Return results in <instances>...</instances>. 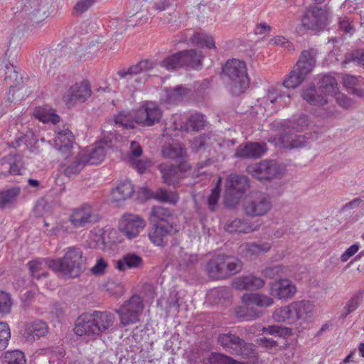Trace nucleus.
<instances>
[{
	"instance_id": "64",
	"label": "nucleus",
	"mask_w": 364,
	"mask_h": 364,
	"mask_svg": "<svg viewBox=\"0 0 364 364\" xmlns=\"http://www.w3.org/2000/svg\"><path fill=\"white\" fill-rule=\"evenodd\" d=\"M96 0H80L75 6V11L77 14H82L86 11Z\"/></svg>"
},
{
	"instance_id": "58",
	"label": "nucleus",
	"mask_w": 364,
	"mask_h": 364,
	"mask_svg": "<svg viewBox=\"0 0 364 364\" xmlns=\"http://www.w3.org/2000/svg\"><path fill=\"white\" fill-rule=\"evenodd\" d=\"M257 343L270 353H275L278 350V343L272 338H261L257 341Z\"/></svg>"
},
{
	"instance_id": "8",
	"label": "nucleus",
	"mask_w": 364,
	"mask_h": 364,
	"mask_svg": "<svg viewBox=\"0 0 364 364\" xmlns=\"http://www.w3.org/2000/svg\"><path fill=\"white\" fill-rule=\"evenodd\" d=\"M249 186L247 177L236 173L229 175L226 180L225 188V205L231 208L237 206Z\"/></svg>"
},
{
	"instance_id": "22",
	"label": "nucleus",
	"mask_w": 364,
	"mask_h": 364,
	"mask_svg": "<svg viewBox=\"0 0 364 364\" xmlns=\"http://www.w3.org/2000/svg\"><path fill=\"white\" fill-rule=\"evenodd\" d=\"M163 179L168 185L178 183L185 176V173L190 168L187 161H181L179 166H175L169 164H161L159 166Z\"/></svg>"
},
{
	"instance_id": "4",
	"label": "nucleus",
	"mask_w": 364,
	"mask_h": 364,
	"mask_svg": "<svg viewBox=\"0 0 364 364\" xmlns=\"http://www.w3.org/2000/svg\"><path fill=\"white\" fill-rule=\"evenodd\" d=\"M284 127L288 131L284 134L274 136L273 139L277 146L287 149L303 147L306 144V139H313L311 132L306 133L304 135L295 134L293 138V132H303L309 129V120L305 114L294 116L284 122Z\"/></svg>"
},
{
	"instance_id": "9",
	"label": "nucleus",
	"mask_w": 364,
	"mask_h": 364,
	"mask_svg": "<svg viewBox=\"0 0 364 364\" xmlns=\"http://www.w3.org/2000/svg\"><path fill=\"white\" fill-rule=\"evenodd\" d=\"M259 106L262 108L260 110L267 115L272 114L278 109L288 106L291 103V95L281 89L271 87L266 95L258 100Z\"/></svg>"
},
{
	"instance_id": "51",
	"label": "nucleus",
	"mask_w": 364,
	"mask_h": 364,
	"mask_svg": "<svg viewBox=\"0 0 364 364\" xmlns=\"http://www.w3.org/2000/svg\"><path fill=\"white\" fill-rule=\"evenodd\" d=\"M222 180V177L219 176L215 187L212 189L210 196L208 197V205L211 211H213L215 209L218 203L220 195Z\"/></svg>"
},
{
	"instance_id": "19",
	"label": "nucleus",
	"mask_w": 364,
	"mask_h": 364,
	"mask_svg": "<svg viewBox=\"0 0 364 364\" xmlns=\"http://www.w3.org/2000/svg\"><path fill=\"white\" fill-rule=\"evenodd\" d=\"M92 94L90 85L87 80L77 82L70 87L63 95V100L68 107L75 105L77 102L86 101Z\"/></svg>"
},
{
	"instance_id": "23",
	"label": "nucleus",
	"mask_w": 364,
	"mask_h": 364,
	"mask_svg": "<svg viewBox=\"0 0 364 364\" xmlns=\"http://www.w3.org/2000/svg\"><path fill=\"white\" fill-rule=\"evenodd\" d=\"M269 291L272 296L286 300L295 295L297 288L289 279H280L271 284Z\"/></svg>"
},
{
	"instance_id": "42",
	"label": "nucleus",
	"mask_w": 364,
	"mask_h": 364,
	"mask_svg": "<svg viewBox=\"0 0 364 364\" xmlns=\"http://www.w3.org/2000/svg\"><path fill=\"white\" fill-rule=\"evenodd\" d=\"M189 41L192 44L201 48H206L208 49L215 48L214 38L211 35L202 31L195 32L190 37Z\"/></svg>"
},
{
	"instance_id": "38",
	"label": "nucleus",
	"mask_w": 364,
	"mask_h": 364,
	"mask_svg": "<svg viewBox=\"0 0 364 364\" xmlns=\"http://www.w3.org/2000/svg\"><path fill=\"white\" fill-rule=\"evenodd\" d=\"M21 193L19 186H13L0 191V208L9 207L16 203Z\"/></svg>"
},
{
	"instance_id": "46",
	"label": "nucleus",
	"mask_w": 364,
	"mask_h": 364,
	"mask_svg": "<svg viewBox=\"0 0 364 364\" xmlns=\"http://www.w3.org/2000/svg\"><path fill=\"white\" fill-rule=\"evenodd\" d=\"M100 49L97 42L91 43L85 49L80 48L75 53L74 58L75 61L86 60L92 58Z\"/></svg>"
},
{
	"instance_id": "47",
	"label": "nucleus",
	"mask_w": 364,
	"mask_h": 364,
	"mask_svg": "<svg viewBox=\"0 0 364 364\" xmlns=\"http://www.w3.org/2000/svg\"><path fill=\"white\" fill-rule=\"evenodd\" d=\"M48 261L36 259L28 262L27 266L33 277L39 279L41 277H47L48 273L43 270V266H48Z\"/></svg>"
},
{
	"instance_id": "48",
	"label": "nucleus",
	"mask_w": 364,
	"mask_h": 364,
	"mask_svg": "<svg viewBox=\"0 0 364 364\" xmlns=\"http://www.w3.org/2000/svg\"><path fill=\"white\" fill-rule=\"evenodd\" d=\"M19 91V88L17 86L10 85V89L8 93V97L6 100H0V117L4 114L10 105V104L14 102L16 100H21L20 96H15L16 92Z\"/></svg>"
},
{
	"instance_id": "62",
	"label": "nucleus",
	"mask_w": 364,
	"mask_h": 364,
	"mask_svg": "<svg viewBox=\"0 0 364 364\" xmlns=\"http://www.w3.org/2000/svg\"><path fill=\"white\" fill-rule=\"evenodd\" d=\"M272 27L267 23H259L255 26L254 33L257 36L264 37L271 32Z\"/></svg>"
},
{
	"instance_id": "34",
	"label": "nucleus",
	"mask_w": 364,
	"mask_h": 364,
	"mask_svg": "<svg viewBox=\"0 0 364 364\" xmlns=\"http://www.w3.org/2000/svg\"><path fill=\"white\" fill-rule=\"evenodd\" d=\"M242 301L247 306L256 305L259 307H267L273 304L272 298L260 294L247 293L242 297Z\"/></svg>"
},
{
	"instance_id": "41",
	"label": "nucleus",
	"mask_w": 364,
	"mask_h": 364,
	"mask_svg": "<svg viewBox=\"0 0 364 364\" xmlns=\"http://www.w3.org/2000/svg\"><path fill=\"white\" fill-rule=\"evenodd\" d=\"M33 116L43 123L51 122L55 124L60 121V117L48 106L36 107L34 109Z\"/></svg>"
},
{
	"instance_id": "26",
	"label": "nucleus",
	"mask_w": 364,
	"mask_h": 364,
	"mask_svg": "<svg viewBox=\"0 0 364 364\" xmlns=\"http://www.w3.org/2000/svg\"><path fill=\"white\" fill-rule=\"evenodd\" d=\"M48 332V324L41 320L28 322L24 325L23 336L29 341L45 336Z\"/></svg>"
},
{
	"instance_id": "29",
	"label": "nucleus",
	"mask_w": 364,
	"mask_h": 364,
	"mask_svg": "<svg viewBox=\"0 0 364 364\" xmlns=\"http://www.w3.org/2000/svg\"><path fill=\"white\" fill-rule=\"evenodd\" d=\"M143 266V259L135 253H128L118 259L115 268L124 272L131 269H139Z\"/></svg>"
},
{
	"instance_id": "56",
	"label": "nucleus",
	"mask_w": 364,
	"mask_h": 364,
	"mask_svg": "<svg viewBox=\"0 0 364 364\" xmlns=\"http://www.w3.org/2000/svg\"><path fill=\"white\" fill-rule=\"evenodd\" d=\"M85 164L86 163L84 162L82 156H80V158H76L71 164L65 168V174L68 177L77 174L83 168Z\"/></svg>"
},
{
	"instance_id": "2",
	"label": "nucleus",
	"mask_w": 364,
	"mask_h": 364,
	"mask_svg": "<svg viewBox=\"0 0 364 364\" xmlns=\"http://www.w3.org/2000/svg\"><path fill=\"white\" fill-rule=\"evenodd\" d=\"M319 92L326 97L318 95L314 84L302 90L301 96L308 103L315 106L323 105L328 103V96H336L337 103L343 108L352 106V101L343 94L338 92L337 81L331 75H324L319 82Z\"/></svg>"
},
{
	"instance_id": "37",
	"label": "nucleus",
	"mask_w": 364,
	"mask_h": 364,
	"mask_svg": "<svg viewBox=\"0 0 364 364\" xmlns=\"http://www.w3.org/2000/svg\"><path fill=\"white\" fill-rule=\"evenodd\" d=\"M272 247L269 242H247L240 246L241 250L246 256H258L262 253L268 252Z\"/></svg>"
},
{
	"instance_id": "45",
	"label": "nucleus",
	"mask_w": 364,
	"mask_h": 364,
	"mask_svg": "<svg viewBox=\"0 0 364 364\" xmlns=\"http://www.w3.org/2000/svg\"><path fill=\"white\" fill-rule=\"evenodd\" d=\"M205 124L206 121L203 114L194 113L187 119L183 128L186 131H199L205 127Z\"/></svg>"
},
{
	"instance_id": "60",
	"label": "nucleus",
	"mask_w": 364,
	"mask_h": 364,
	"mask_svg": "<svg viewBox=\"0 0 364 364\" xmlns=\"http://www.w3.org/2000/svg\"><path fill=\"white\" fill-rule=\"evenodd\" d=\"M353 21L346 16L341 17L339 18L338 25L341 30L346 33L352 35L355 32Z\"/></svg>"
},
{
	"instance_id": "53",
	"label": "nucleus",
	"mask_w": 364,
	"mask_h": 364,
	"mask_svg": "<svg viewBox=\"0 0 364 364\" xmlns=\"http://www.w3.org/2000/svg\"><path fill=\"white\" fill-rule=\"evenodd\" d=\"M134 122H136L134 119H132V116L124 112H121L114 117V123L118 127L133 129L134 128Z\"/></svg>"
},
{
	"instance_id": "59",
	"label": "nucleus",
	"mask_w": 364,
	"mask_h": 364,
	"mask_svg": "<svg viewBox=\"0 0 364 364\" xmlns=\"http://www.w3.org/2000/svg\"><path fill=\"white\" fill-rule=\"evenodd\" d=\"M107 267V262L102 257H100L97 259L95 265L90 269V272L94 275H102L105 273Z\"/></svg>"
},
{
	"instance_id": "7",
	"label": "nucleus",
	"mask_w": 364,
	"mask_h": 364,
	"mask_svg": "<svg viewBox=\"0 0 364 364\" xmlns=\"http://www.w3.org/2000/svg\"><path fill=\"white\" fill-rule=\"evenodd\" d=\"M223 74L227 77L230 91L240 95L249 87L250 79L247 75L246 63L240 60H228L223 66Z\"/></svg>"
},
{
	"instance_id": "55",
	"label": "nucleus",
	"mask_w": 364,
	"mask_h": 364,
	"mask_svg": "<svg viewBox=\"0 0 364 364\" xmlns=\"http://www.w3.org/2000/svg\"><path fill=\"white\" fill-rule=\"evenodd\" d=\"M289 272L287 267L283 265H276L274 267L266 268L263 270V275L266 277L274 278L276 277H281L286 275Z\"/></svg>"
},
{
	"instance_id": "17",
	"label": "nucleus",
	"mask_w": 364,
	"mask_h": 364,
	"mask_svg": "<svg viewBox=\"0 0 364 364\" xmlns=\"http://www.w3.org/2000/svg\"><path fill=\"white\" fill-rule=\"evenodd\" d=\"M271 208L269 197L263 193L255 194L247 198L243 205L245 213L250 216L264 215Z\"/></svg>"
},
{
	"instance_id": "31",
	"label": "nucleus",
	"mask_w": 364,
	"mask_h": 364,
	"mask_svg": "<svg viewBox=\"0 0 364 364\" xmlns=\"http://www.w3.org/2000/svg\"><path fill=\"white\" fill-rule=\"evenodd\" d=\"M134 193V186L129 180L120 181L112 191V198L114 201L119 202L129 198Z\"/></svg>"
},
{
	"instance_id": "27",
	"label": "nucleus",
	"mask_w": 364,
	"mask_h": 364,
	"mask_svg": "<svg viewBox=\"0 0 364 364\" xmlns=\"http://www.w3.org/2000/svg\"><path fill=\"white\" fill-rule=\"evenodd\" d=\"M264 285V281L253 274L241 276L235 279L233 286L239 290H254L262 288Z\"/></svg>"
},
{
	"instance_id": "25",
	"label": "nucleus",
	"mask_w": 364,
	"mask_h": 364,
	"mask_svg": "<svg viewBox=\"0 0 364 364\" xmlns=\"http://www.w3.org/2000/svg\"><path fill=\"white\" fill-rule=\"evenodd\" d=\"M266 151L264 144L258 142H247L242 144L237 148L235 156L242 159H257Z\"/></svg>"
},
{
	"instance_id": "3",
	"label": "nucleus",
	"mask_w": 364,
	"mask_h": 364,
	"mask_svg": "<svg viewBox=\"0 0 364 364\" xmlns=\"http://www.w3.org/2000/svg\"><path fill=\"white\" fill-rule=\"evenodd\" d=\"M64 252L63 257L48 259V267L68 278L79 277L84 272L86 264L82 250L73 246L65 249Z\"/></svg>"
},
{
	"instance_id": "36",
	"label": "nucleus",
	"mask_w": 364,
	"mask_h": 364,
	"mask_svg": "<svg viewBox=\"0 0 364 364\" xmlns=\"http://www.w3.org/2000/svg\"><path fill=\"white\" fill-rule=\"evenodd\" d=\"M223 262L218 255L212 257L205 265V272L210 278L213 279H223V275L225 271L222 268Z\"/></svg>"
},
{
	"instance_id": "28",
	"label": "nucleus",
	"mask_w": 364,
	"mask_h": 364,
	"mask_svg": "<svg viewBox=\"0 0 364 364\" xmlns=\"http://www.w3.org/2000/svg\"><path fill=\"white\" fill-rule=\"evenodd\" d=\"M189 94V90L183 85H178L173 88H164L162 100L170 105L181 103Z\"/></svg>"
},
{
	"instance_id": "16",
	"label": "nucleus",
	"mask_w": 364,
	"mask_h": 364,
	"mask_svg": "<svg viewBox=\"0 0 364 364\" xmlns=\"http://www.w3.org/2000/svg\"><path fill=\"white\" fill-rule=\"evenodd\" d=\"M99 219L98 214L88 203L73 209L69 216V221L75 228H84L90 223L97 222Z\"/></svg>"
},
{
	"instance_id": "21",
	"label": "nucleus",
	"mask_w": 364,
	"mask_h": 364,
	"mask_svg": "<svg viewBox=\"0 0 364 364\" xmlns=\"http://www.w3.org/2000/svg\"><path fill=\"white\" fill-rule=\"evenodd\" d=\"M178 232V228L175 223L161 225L153 224L148 236L151 242L156 246L164 247L168 242V238Z\"/></svg>"
},
{
	"instance_id": "6",
	"label": "nucleus",
	"mask_w": 364,
	"mask_h": 364,
	"mask_svg": "<svg viewBox=\"0 0 364 364\" xmlns=\"http://www.w3.org/2000/svg\"><path fill=\"white\" fill-rule=\"evenodd\" d=\"M314 308V302L309 300L295 301L287 306L276 309L272 318L277 322H287L292 324L299 320H308L311 317Z\"/></svg>"
},
{
	"instance_id": "11",
	"label": "nucleus",
	"mask_w": 364,
	"mask_h": 364,
	"mask_svg": "<svg viewBox=\"0 0 364 364\" xmlns=\"http://www.w3.org/2000/svg\"><path fill=\"white\" fill-rule=\"evenodd\" d=\"M143 309L142 299L138 295H134L117 310V313L121 323L126 326L138 323Z\"/></svg>"
},
{
	"instance_id": "44",
	"label": "nucleus",
	"mask_w": 364,
	"mask_h": 364,
	"mask_svg": "<svg viewBox=\"0 0 364 364\" xmlns=\"http://www.w3.org/2000/svg\"><path fill=\"white\" fill-rule=\"evenodd\" d=\"M160 65L167 70H173L183 67V51L168 55L160 63Z\"/></svg>"
},
{
	"instance_id": "49",
	"label": "nucleus",
	"mask_w": 364,
	"mask_h": 364,
	"mask_svg": "<svg viewBox=\"0 0 364 364\" xmlns=\"http://www.w3.org/2000/svg\"><path fill=\"white\" fill-rule=\"evenodd\" d=\"M26 363L25 355L21 350H11L4 353V364H26Z\"/></svg>"
},
{
	"instance_id": "12",
	"label": "nucleus",
	"mask_w": 364,
	"mask_h": 364,
	"mask_svg": "<svg viewBox=\"0 0 364 364\" xmlns=\"http://www.w3.org/2000/svg\"><path fill=\"white\" fill-rule=\"evenodd\" d=\"M162 114L163 112L156 103L145 101L135 110L134 117L136 123L151 127L160 122Z\"/></svg>"
},
{
	"instance_id": "32",
	"label": "nucleus",
	"mask_w": 364,
	"mask_h": 364,
	"mask_svg": "<svg viewBox=\"0 0 364 364\" xmlns=\"http://www.w3.org/2000/svg\"><path fill=\"white\" fill-rule=\"evenodd\" d=\"M218 256L223 263L221 267L226 273L223 275V279H226L231 275L235 274L242 269V263L237 258L225 255H218Z\"/></svg>"
},
{
	"instance_id": "1",
	"label": "nucleus",
	"mask_w": 364,
	"mask_h": 364,
	"mask_svg": "<svg viewBox=\"0 0 364 364\" xmlns=\"http://www.w3.org/2000/svg\"><path fill=\"white\" fill-rule=\"evenodd\" d=\"M114 322L115 316L111 312L93 311L80 315L75 321L73 330L77 336L97 338L111 331Z\"/></svg>"
},
{
	"instance_id": "54",
	"label": "nucleus",
	"mask_w": 364,
	"mask_h": 364,
	"mask_svg": "<svg viewBox=\"0 0 364 364\" xmlns=\"http://www.w3.org/2000/svg\"><path fill=\"white\" fill-rule=\"evenodd\" d=\"M11 338V329L6 322L0 321V350L6 349Z\"/></svg>"
},
{
	"instance_id": "33",
	"label": "nucleus",
	"mask_w": 364,
	"mask_h": 364,
	"mask_svg": "<svg viewBox=\"0 0 364 364\" xmlns=\"http://www.w3.org/2000/svg\"><path fill=\"white\" fill-rule=\"evenodd\" d=\"M151 223L153 224L161 223L166 225L168 223H175L172 211L161 206H154L151 211Z\"/></svg>"
},
{
	"instance_id": "15",
	"label": "nucleus",
	"mask_w": 364,
	"mask_h": 364,
	"mask_svg": "<svg viewBox=\"0 0 364 364\" xmlns=\"http://www.w3.org/2000/svg\"><path fill=\"white\" fill-rule=\"evenodd\" d=\"M328 16V11L326 9L312 6L301 16V28L304 31H319L323 29L327 24Z\"/></svg>"
},
{
	"instance_id": "24",
	"label": "nucleus",
	"mask_w": 364,
	"mask_h": 364,
	"mask_svg": "<svg viewBox=\"0 0 364 364\" xmlns=\"http://www.w3.org/2000/svg\"><path fill=\"white\" fill-rule=\"evenodd\" d=\"M23 166L18 154H9L0 159V173L3 176L21 175Z\"/></svg>"
},
{
	"instance_id": "43",
	"label": "nucleus",
	"mask_w": 364,
	"mask_h": 364,
	"mask_svg": "<svg viewBox=\"0 0 364 364\" xmlns=\"http://www.w3.org/2000/svg\"><path fill=\"white\" fill-rule=\"evenodd\" d=\"M186 155L183 146L177 143L165 146L162 149V156L166 159H181L183 161Z\"/></svg>"
},
{
	"instance_id": "18",
	"label": "nucleus",
	"mask_w": 364,
	"mask_h": 364,
	"mask_svg": "<svg viewBox=\"0 0 364 364\" xmlns=\"http://www.w3.org/2000/svg\"><path fill=\"white\" fill-rule=\"evenodd\" d=\"M55 133L54 147L63 158L68 159L75 148V137L68 128L61 129L58 127Z\"/></svg>"
},
{
	"instance_id": "61",
	"label": "nucleus",
	"mask_w": 364,
	"mask_h": 364,
	"mask_svg": "<svg viewBox=\"0 0 364 364\" xmlns=\"http://www.w3.org/2000/svg\"><path fill=\"white\" fill-rule=\"evenodd\" d=\"M270 43L274 46H280L288 50H293V44L285 37L277 36L270 40Z\"/></svg>"
},
{
	"instance_id": "10",
	"label": "nucleus",
	"mask_w": 364,
	"mask_h": 364,
	"mask_svg": "<svg viewBox=\"0 0 364 364\" xmlns=\"http://www.w3.org/2000/svg\"><path fill=\"white\" fill-rule=\"evenodd\" d=\"M218 342L225 351L232 355L248 357L255 350V345L247 343L235 334L230 333L220 334Z\"/></svg>"
},
{
	"instance_id": "13",
	"label": "nucleus",
	"mask_w": 364,
	"mask_h": 364,
	"mask_svg": "<svg viewBox=\"0 0 364 364\" xmlns=\"http://www.w3.org/2000/svg\"><path fill=\"white\" fill-rule=\"evenodd\" d=\"M283 171V167L277 161L272 160L262 161L259 163L249 165L247 167L248 173L259 181L276 178L280 176Z\"/></svg>"
},
{
	"instance_id": "20",
	"label": "nucleus",
	"mask_w": 364,
	"mask_h": 364,
	"mask_svg": "<svg viewBox=\"0 0 364 364\" xmlns=\"http://www.w3.org/2000/svg\"><path fill=\"white\" fill-rule=\"evenodd\" d=\"M154 65V61L151 60H143L127 68L119 70L117 75L121 78H127L128 80H134L136 84L143 83L146 80V76L145 75L139 76V75L153 69Z\"/></svg>"
},
{
	"instance_id": "30",
	"label": "nucleus",
	"mask_w": 364,
	"mask_h": 364,
	"mask_svg": "<svg viewBox=\"0 0 364 364\" xmlns=\"http://www.w3.org/2000/svg\"><path fill=\"white\" fill-rule=\"evenodd\" d=\"M260 224L247 223L241 219H234L226 223L225 229L228 232L250 233L259 230Z\"/></svg>"
},
{
	"instance_id": "14",
	"label": "nucleus",
	"mask_w": 364,
	"mask_h": 364,
	"mask_svg": "<svg viewBox=\"0 0 364 364\" xmlns=\"http://www.w3.org/2000/svg\"><path fill=\"white\" fill-rule=\"evenodd\" d=\"M146 225L145 220L140 215L127 213L119 220L118 228L124 236L132 240L139 235Z\"/></svg>"
},
{
	"instance_id": "50",
	"label": "nucleus",
	"mask_w": 364,
	"mask_h": 364,
	"mask_svg": "<svg viewBox=\"0 0 364 364\" xmlns=\"http://www.w3.org/2000/svg\"><path fill=\"white\" fill-rule=\"evenodd\" d=\"M150 197L154 198L159 201L168 202L172 204L176 203L178 200V195L176 193L168 192L163 188L158 189Z\"/></svg>"
},
{
	"instance_id": "52",
	"label": "nucleus",
	"mask_w": 364,
	"mask_h": 364,
	"mask_svg": "<svg viewBox=\"0 0 364 364\" xmlns=\"http://www.w3.org/2000/svg\"><path fill=\"white\" fill-rule=\"evenodd\" d=\"M13 304L11 294L5 291H0V314H9L11 312Z\"/></svg>"
},
{
	"instance_id": "57",
	"label": "nucleus",
	"mask_w": 364,
	"mask_h": 364,
	"mask_svg": "<svg viewBox=\"0 0 364 364\" xmlns=\"http://www.w3.org/2000/svg\"><path fill=\"white\" fill-rule=\"evenodd\" d=\"M261 331L270 335L279 337L291 335V328L277 325L262 327Z\"/></svg>"
},
{
	"instance_id": "5",
	"label": "nucleus",
	"mask_w": 364,
	"mask_h": 364,
	"mask_svg": "<svg viewBox=\"0 0 364 364\" xmlns=\"http://www.w3.org/2000/svg\"><path fill=\"white\" fill-rule=\"evenodd\" d=\"M316 54L317 51L314 48L303 50L295 65L285 75L282 85L288 89L299 86L315 67Z\"/></svg>"
},
{
	"instance_id": "35",
	"label": "nucleus",
	"mask_w": 364,
	"mask_h": 364,
	"mask_svg": "<svg viewBox=\"0 0 364 364\" xmlns=\"http://www.w3.org/2000/svg\"><path fill=\"white\" fill-rule=\"evenodd\" d=\"M84 162L88 164H100L105 156V147L101 145L92 146L85 151V153L81 154Z\"/></svg>"
},
{
	"instance_id": "40",
	"label": "nucleus",
	"mask_w": 364,
	"mask_h": 364,
	"mask_svg": "<svg viewBox=\"0 0 364 364\" xmlns=\"http://www.w3.org/2000/svg\"><path fill=\"white\" fill-rule=\"evenodd\" d=\"M203 55L201 51L197 52L196 50H183V60L184 66L191 67L196 70H199L202 66V60Z\"/></svg>"
},
{
	"instance_id": "63",
	"label": "nucleus",
	"mask_w": 364,
	"mask_h": 364,
	"mask_svg": "<svg viewBox=\"0 0 364 364\" xmlns=\"http://www.w3.org/2000/svg\"><path fill=\"white\" fill-rule=\"evenodd\" d=\"M119 138H121L120 134H117L115 131L112 132L111 131L109 133L105 132V131L102 132V143L106 146H111L112 141H119Z\"/></svg>"
},
{
	"instance_id": "39",
	"label": "nucleus",
	"mask_w": 364,
	"mask_h": 364,
	"mask_svg": "<svg viewBox=\"0 0 364 364\" xmlns=\"http://www.w3.org/2000/svg\"><path fill=\"white\" fill-rule=\"evenodd\" d=\"M345 87L359 97L364 96V81L355 76L346 75L343 77Z\"/></svg>"
}]
</instances>
